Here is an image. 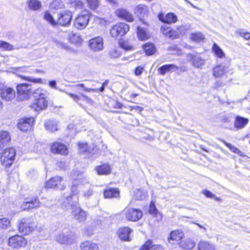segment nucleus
I'll return each mask as SVG.
<instances>
[{
    "instance_id": "c9c22d12",
    "label": "nucleus",
    "mask_w": 250,
    "mask_h": 250,
    "mask_svg": "<svg viewBox=\"0 0 250 250\" xmlns=\"http://www.w3.org/2000/svg\"><path fill=\"white\" fill-rule=\"evenodd\" d=\"M50 9L51 10L61 9L64 7V5L61 0H54L50 4Z\"/></svg>"
},
{
    "instance_id": "f257e3e1",
    "label": "nucleus",
    "mask_w": 250,
    "mask_h": 250,
    "mask_svg": "<svg viewBox=\"0 0 250 250\" xmlns=\"http://www.w3.org/2000/svg\"><path fill=\"white\" fill-rule=\"evenodd\" d=\"M35 99L32 107L36 111L45 109L48 105L49 93L42 88H37L33 93Z\"/></svg>"
},
{
    "instance_id": "a878e982",
    "label": "nucleus",
    "mask_w": 250,
    "mask_h": 250,
    "mask_svg": "<svg viewBox=\"0 0 250 250\" xmlns=\"http://www.w3.org/2000/svg\"><path fill=\"white\" fill-rule=\"evenodd\" d=\"M95 169L98 175H108L111 171L110 166L108 164L98 166Z\"/></svg>"
},
{
    "instance_id": "6e6d98bb",
    "label": "nucleus",
    "mask_w": 250,
    "mask_h": 250,
    "mask_svg": "<svg viewBox=\"0 0 250 250\" xmlns=\"http://www.w3.org/2000/svg\"><path fill=\"white\" fill-rule=\"evenodd\" d=\"M149 212L150 214H152L154 216H156L157 213V210L156 208H155L154 203L151 202L150 203V206H149Z\"/></svg>"
},
{
    "instance_id": "4be33fe9",
    "label": "nucleus",
    "mask_w": 250,
    "mask_h": 250,
    "mask_svg": "<svg viewBox=\"0 0 250 250\" xmlns=\"http://www.w3.org/2000/svg\"><path fill=\"white\" fill-rule=\"evenodd\" d=\"M80 247L81 250H100L98 244L90 240L83 242Z\"/></svg>"
},
{
    "instance_id": "79ce46f5",
    "label": "nucleus",
    "mask_w": 250,
    "mask_h": 250,
    "mask_svg": "<svg viewBox=\"0 0 250 250\" xmlns=\"http://www.w3.org/2000/svg\"><path fill=\"white\" fill-rule=\"evenodd\" d=\"M69 40L70 42L74 44L80 43L82 41V39L79 35L73 33V32L69 35Z\"/></svg>"
},
{
    "instance_id": "9b49d317",
    "label": "nucleus",
    "mask_w": 250,
    "mask_h": 250,
    "mask_svg": "<svg viewBox=\"0 0 250 250\" xmlns=\"http://www.w3.org/2000/svg\"><path fill=\"white\" fill-rule=\"evenodd\" d=\"M27 243V240L20 235H16L9 238V245L14 249H19L24 247Z\"/></svg>"
},
{
    "instance_id": "c03bdc74",
    "label": "nucleus",
    "mask_w": 250,
    "mask_h": 250,
    "mask_svg": "<svg viewBox=\"0 0 250 250\" xmlns=\"http://www.w3.org/2000/svg\"><path fill=\"white\" fill-rule=\"evenodd\" d=\"M204 60L198 56H194L192 58L193 65L196 67H200L204 64Z\"/></svg>"
},
{
    "instance_id": "58836bf2",
    "label": "nucleus",
    "mask_w": 250,
    "mask_h": 250,
    "mask_svg": "<svg viewBox=\"0 0 250 250\" xmlns=\"http://www.w3.org/2000/svg\"><path fill=\"white\" fill-rule=\"evenodd\" d=\"M212 50L216 56L219 58H223L225 57V54L222 49L214 43L212 46Z\"/></svg>"
},
{
    "instance_id": "4468645a",
    "label": "nucleus",
    "mask_w": 250,
    "mask_h": 250,
    "mask_svg": "<svg viewBox=\"0 0 250 250\" xmlns=\"http://www.w3.org/2000/svg\"><path fill=\"white\" fill-rule=\"evenodd\" d=\"M40 207V202L36 197L26 198L21 205V208L23 210L39 208Z\"/></svg>"
},
{
    "instance_id": "4d7b16f0",
    "label": "nucleus",
    "mask_w": 250,
    "mask_h": 250,
    "mask_svg": "<svg viewBox=\"0 0 250 250\" xmlns=\"http://www.w3.org/2000/svg\"><path fill=\"white\" fill-rule=\"evenodd\" d=\"M170 30V28L166 25L162 26L161 28V32L166 37L167 36Z\"/></svg>"
},
{
    "instance_id": "603ef678",
    "label": "nucleus",
    "mask_w": 250,
    "mask_h": 250,
    "mask_svg": "<svg viewBox=\"0 0 250 250\" xmlns=\"http://www.w3.org/2000/svg\"><path fill=\"white\" fill-rule=\"evenodd\" d=\"M202 193L206 196L207 198H214L216 201H220L221 199L219 197H216L214 194H213L210 191L208 190L207 189H203L202 191Z\"/></svg>"
},
{
    "instance_id": "e433bc0d",
    "label": "nucleus",
    "mask_w": 250,
    "mask_h": 250,
    "mask_svg": "<svg viewBox=\"0 0 250 250\" xmlns=\"http://www.w3.org/2000/svg\"><path fill=\"white\" fill-rule=\"evenodd\" d=\"M67 4L70 8L75 9H82L83 6V3L80 0H69Z\"/></svg>"
},
{
    "instance_id": "2eb2a0df",
    "label": "nucleus",
    "mask_w": 250,
    "mask_h": 250,
    "mask_svg": "<svg viewBox=\"0 0 250 250\" xmlns=\"http://www.w3.org/2000/svg\"><path fill=\"white\" fill-rule=\"evenodd\" d=\"M62 178L60 176H55L51 178L50 180L46 182L45 187L47 188H56L60 189H63L64 186L61 185Z\"/></svg>"
},
{
    "instance_id": "7ed1b4c3",
    "label": "nucleus",
    "mask_w": 250,
    "mask_h": 250,
    "mask_svg": "<svg viewBox=\"0 0 250 250\" xmlns=\"http://www.w3.org/2000/svg\"><path fill=\"white\" fill-rule=\"evenodd\" d=\"M76 235L69 229H64L56 237V240L62 244L69 245L74 242Z\"/></svg>"
},
{
    "instance_id": "9d476101",
    "label": "nucleus",
    "mask_w": 250,
    "mask_h": 250,
    "mask_svg": "<svg viewBox=\"0 0 250 250\" xmlns=\"http://www.w3.org/2000/svg\"><path fill=\"white\" fill-rule=\"evenodd\" d=\"M72 18V14L69 10H65L58 14L57 24L66 26L70 25Z\"/></svg>"
},
{
    "instance_id": "393cba45",
    "label": "nucleus",
    "mask_w": 250,
    "mask_h": 250,
    "mask_svg": "<svg viewBox=\"0 0 250 250\" xmlns=\"http://www.w3.org/2000/svg\"><path fill=\"white\" fill-rule=\"evenodd\" d=\"M198 250H216L214 244L205 240H201L198 244Z\"/></svg>"
},
{
    "instance_id": "3c124183",
    "label": "nucleus",
    "mask_w": 250,
    "mask_h": 250,
    "mask_svg": "<svg viewBox=\"0 0 250 250\" xmlns=\"http://www.w3.org/2000/svg\"><path fill=\"white\" fill-rule=\"evenodd\" d=\"M0 48L6 50H12L15 49L14 47L11 44L0 40Z\"/></svg>"
},
{
    "instance_id": "49530a36",
    "label": "nucleus",
    "mask_w": 250,
    "mask_h": 250,
    "mask_svg": "<svg viewBox=\"0 0 250 250\" xmlns=\"http://www.w3.org/2000/svg\"><path fill=\"white\" fill-rule=\"evenodd\" d=\"M44 19L52 25L55 26L57 25L56 21L50 13L47 11L45 12L44 14Z\"/></svg>"
},
{
    "instance_id": "c756f323",
    "label": "nucleus",
    "mask_w": 250,
    "mask_h": 250,
    "mask_svg": "<svg viewBox=\"0 0 250 250\" xmlns=\"http://www.w3.org/2000/svg\"><path fill=\"white\" fill-rule=\"evenodd\" d=\"M195 246V243L190 239H187L180 242V247L185 250H192Z\"/></svg>"
},
{
    "instance_id": "864d4df0",
    "label": "nucleus",
    "mask_w": 250,
    "mask_h": 250,
    "mask_svg": "<svg viewBox=\"0 0 250 250\" xmlns=\"http://www.w3.org/2000/svg\"><path fill=\"white\" fill-rule=\"evenodd\" d=\"M57 44L58 46L62 48L65 50H66L67 52H72L73 51V49L71 47H70L67 43H64L61 42H57Z\"/></svg>"
},
{
    "instance_id": "8fccbe9b",
    "label": "nucleus",
    "mask_w": 250,
    "mask_h": 250,
    "mask_svg": "<svg viewBox=\"0 0 250 250\" xmlns=\"http://www.w3.org/2000/svg\"><path fill=\"white\" fill-rule=\"evenodd\" d=\"M235 33L246 40L250 39V33L246 31L244 29H239L236 31Z\"/></svg>"
},
{
    "instance_id": "680f3d73",
    "label": "nucleus",
    "mask_w": 250,
    "mask_h": 250,
    "mask_svg": "<svg viewBox=\"0 0 250 250\" xmlns=\"http://www.w3.org/2000/svg\"><path fill=\"white\" fill-rule=\"evenodd\" d=\"M144 67L140 66H138L135 69V74L137 76H139L142 73Z\"/></svg>"
},
{
    "instance_id": "a18cd8bd",
    "label": "nucleus",
    "mask_w": 250,
    "mask_h": 250,
    "mask_svg": "<svg viewBox=\"0 0 250 250\" xmlns=\"http://www.w3.org/2000/svg\"><path fill=\"white\" fill-rule=\"evenodd\" d=\"M225 145L229 148V149L233 152V153L238 154L240 156H244V154L242 151H241L238 148L236 147L235 146L232 145L228 143L225 141H223Z\"/></svg>"
},
{
    "instance_id": "6e6552de",
    "label": "nucleus",
    "mask_w": 250,
    "mask_h": 250,
    "mask_svg": "<svg viewBox=\"0 0 250 250\" xmlns=\"http://www.w3.org/2000/svg\"><path fill=\"white\" fill-rule=\"evenodd\" d=\"M129 30V26L127 24L120 22L114 25L110 30V34L113 37L117 38L118 36H124Z\"/></svg>"
},
{
    "instance_id": "b1692460",
    "label": "nucleus",
    "mask_w": 250,
    "mask_h": 250,
    "mask_svg": "<svg viewBox=\"0 0 250 250\" xmlns=\"http://www.w3.org/2000/svg\"><path fill=\"white\" fill-rule=\"evenodd\" d=\"M178 67L173 64H165L158 69V72L162 75H164L167 72H175Z\"/></svg>"
},
{
    "instance_id": "dca6fc26",
    "label": "nucleus",
    "mask_w": 250,
    "mask_h": 250,
    "mask_svg": "<svg viewBox=\"0 0 250 250\" xmlns=\"http://www.w3.org/2000/svg\"><path fill=\"white\" fill-rule=\"evenodd\" d=\"M51 150L54 153H58L62 155H67L68 149L66 146L62 143L56 142L52 144Z\"/></svg>"
},
{
    "instance_id": "7c9ffc66",
    "label": "nucleus",
    "mask_w": 250,
    "mask_h": 250,
    "mask_svg": "<svg viewBox=\"0 0 250 250\" xmlns=\"http://www.w3.org/2000/svg\"><path fill=\"white\" fill-rule=\"evenodd\" d=\"M139 250H163V249L161 246L153 244L152 241L148 240Z\"/></svg>"
},
{
    "instance_id": "052dcab7",
    "label": "nucleus",
    "mask_w": 250,
    "mask_h": 250,
    "mask_svg": "<svg viewBox=\"0 0 250 250\" xmlns=\"http://www.w3.org/2000/svg\"><path fill=\"white\" fill-rule=\"evenodd\" d=\"M75 86L76 87H83V90H84L85 91L89 92V91H96L95 89L88 88H86V87H84V85L83 83L77 84V85H75Z\"/></svg>"
},
{
    "instance_id": "bf43d9fd",
    "label": "nucleus",
    "mask_w": 250,
    "mask_h": 250,
    "mask_svg": "<svg viewBox=\"0 0 250 250\" xmlns=\"http://www.w3.org/2000/svg\"><path fill=\"white\" fill-rule=\"evenodd\" d=\"M79 147L80 151L83 152L87 151L88 147L86 143H79Z\"/></svg>"
},
{
    "instance_id": "bb28decb",
    "label": "nucleus",
    "mask_w": 250,
    "mask_h": 250,
    "mask_svg": "<svg viewBox=\"0 0 250 250\" xmlns=\"http://www.w3.org/2000/svg\"><path fill=\"white\" fill-rule=\"evenodd\" d=\"M135 14L140 18L144 17L148 13V7L145 4H141L135 8Z\"/></svg>"
},
{
    "instance_id": "a19ab883",
    "label": "nucleus",
    "mask_w": 250,
    "mask_h": 250,
    "mask_svg": "<svg viewBox=\"0 0 250 250\" xmlns=\"http://www.w3.org/2000/svg\"><path fill=\"white\" fill-rule=\"evenodd\" d=\"M19 77L21 78L22 80L27 81L35 83H43V80L41 78H35L32 77L25 76L24 75H19Z\"/></svg>"
},
{
    "instance_id": "72a5a7b5",
    "label": "nucleus",
    "mask_w": 250,
    "mask_h": 250,
    "mask_svg": "<svg viewBox=\"0 0 250 250\" xmlns=\"http://www.w3.org/2000/svg\"><path fill=\"white\" fill-rule=\"evenodd\" d=\"M44 127L46 130L54 132L58 130V124L54 120H48L45 122Z\"/></svg>"
},
{
    "instance_id": "cd10ccee",
    "label": "nucleus",
    "mask_w": 250,
    "mask_h": 250,
    "mask_svg": "<svg viewBox=\"0 0 250 250\" xmlns=\"http://www.w3.org/2000/svg\"><path fill=\"white\" fill-rule=\"evenodd\" d=\"M147 196V191L142 188H137L134 192V197L136 200H144Z\"/></svg>"
},
{
    "instance_id": "412c9836",
    "label": "nucleus",
    "mask_w": 250,
    "mask_h": 250,
    "mask_svg": "<svg viewBox=\"0 0 250 250\" xmlns=\"http://www.w3.org/2000/svg\"><path fill=\"white\" fill-rule=\"evenodd\" d=\"M132 230L129 227L120 228L118 231L119 238L124 241H130V235Z\"/></svg>"
},
{
    "instance_id": "69168bd1",
    "label": "nucleus",
    "mask_w": 250,
    "mask_h": 250,
    "mask_svg": "<svg viewBox=\"0 0 250 250\" xmlns=\"http://www.w3.org/2000/svg\"><path fill=\"white\" fill-rule=\"evenodd\" d=\"M107 2L113 6H117L118 4L117 0H105Z\"/></svg>"
},
{
    "instance_id": "f03ea898",
    "label": "nucleus",
    "mask_w": 250,
    "mask_h": 250,
    "mask_svg": "<svg viewBox=\"0 0 250 250\" xmlns=\"http://www.w3.org/2000/svg\"><path fill=\"white\" fill-rule=\"evenodd\" d=\"M72 199V196H68L66 200L68 202L67 205H65L62 204V207H65L67 209L69 208V207H71L72 213L74 218L79 222H82L85 220L86 217V213L84 210H82L77 204L76 203L73 205H70V202Z\"/></svg>"
},
{
    "instance_id": "f8f14e48",
    "label": "nucleus",
    "mask_w": 250,
    "mask_h": 250,
    "mask_svg": "<svg viewBox=\"0 0 250 250\" xmlns=\"http://www.w3.org/2000/svg\"><path fill=\"white\" fill-rule=\"evenodd\" d=\"M0 96L3 101L10 102L15 99L16 91L10 87H3L0 91Z\"/></svg>"
},
{
    "instance_id": "774afa93",
    "label": "nucleus",
    "mask_w": 250,
    "mask_h": 250,
    "mask_svg": "<svg viewBox=\"0 0 250 250\" xmlns=\"http://www.w3.org/2000/svg\"><path fill=\"white\" fill-rule=\"evenodd\" d=\"M68 95L75 101H77L80 99L79 96L77 95L72 93H68Z\"/></svg>"
},
{
    "instance_id": "5701e85b",
    "label": "nucleus",
    "mask_w": 250,
    "mask_h": 250,
    "mask_svg": "<svg viewBox=\"0 0 250 250\" xmlns=\"http://www.w3.org/2000/svg\"><path fill=\"white\" fill-rule=\"evenodd\" d=\"M11 141L9 133L6 131H0V148L6 146Z\"/></svg>"
},
{
    "instance_id": "de8ad7c7",
    "label": "nucleus",
    "mask_w": 250,
    "mask_h": 250,
    "mask_svg": "<svg viewBox=\"0 0 250 250\" xmlns=\"http://www.w3.org/2000/svg\"><path fill=\"white\" fill-rule=\"evenodd\" d=\"M10 226V221L5 217L0 219V228L6 229Z\"/></svg>"
},
{
    "instance_id": "39448f33",
    "label": "nucleus",
    "mask_w": 250,
    "mask_h": 250,
    "mask_svg": "<svg viewBox=\"0 0 250 250\" xmlns=\"http://www.w3.org/2000/svg\"><path fill=\"white\" fill-rule=\"evenodd\" d=\"M91 13L88 11L78 15L74 20V26L79 30H83L88 25Z\"/></svg>"
},
{
    "instance_id": "473e14b6",
    "label": "nucleus",
    "mask_w": 250,
    "mask_h": 250,
    "mask_svg": "<svg viewBox=\"0 0 250 250\" xmlns=\"http://www.w3.org/2000/svg\"><path fill=\"white\" fill-rule=\"evenodd\" d=\"M104 195L105 198H117L119 197L120 192L117 188H109L104 190Z\"/></svg>"
},
{
    "instance_id": "aec40b11",
    "label": "nucleus",
    "mask_w": 250,
    "mask_h": 250,
    "mask_svg": "<svg viewBox=\"0 0 250 250\" xmlns=\"http://www.w3.org/2000/svg\"><path fill=\"white\" fill-rule=\"evenodd\" d=\"M116 15L119 18L125 20L127 21H133L134 18L131 14L129 13L126 9L119 8L116 11Z\"/></svg>"
},
{
    "instance_id": "4c0bfd02",
    "label": "nucleus",
    "mask_w": 250,
    "mask_h": 250,
    "mask_svg": "<svg viewBox=\"0 0 250 250\" xmlns=\"http://www.w3.org/2000/svg\"><path fill=\"white\" fill-rule=\"evenodd\" d=\"M28 6L29 8L33 10H37L42 7L41 2L38 0H29L28 1Z\"/></svg>"
},
{
    "instance_id": "a211bd4d",
    "label": "nucleus",
    "mask_w": 250,
    "mask_h": 250,
    "mask_svg": "<svg viewBox=\"0 0 250 250\" xmlns=\"http://www.w3.org/2000/svg\"><path fill=\"white\" fill-rule=\"evenodd\" d=\"M184 236V233L182 230L179 229L175 230L170 232V236L168 238V241L171 244H172V241H176L180 244Z\"/></svg>"
},
{
    "instance_id": "1a4fd4ad",
    "label": "nucleus",
    "mask_w": 250,
    "mask_h": 250,
    "mask_svg": "<svg viewBox=\"0 0 250 250\" xmlns=\"http://www.w3.org/2000/svg\"><path fill=\"white\" fill-rule=\"evenodd\" d=\"M17 93L21 100H27L32 93L30 85L21 83L17 86Z\"/></svg>"
},
{
    "instance_id": "c85d7f7f",
    "label": "nucleus",
    "mask_w": 250,
    "mask_h": 250,
    "mask_svg": "<svg viewBox=\"0 0 250 250\" xmlns=\"http://www.w3.org/2000/svg\"><path fill=\"white\" fill-rule=\"evenodd\" d=\"M249 119L240 116H237L234 124V127L237 129L244 128L248 123Z\"/></svg>"
},
{
    "instance_id": "f3484780",
    "label": "nucleus",
    "mask_w": 250,
    "mask_h": 250,
    "mask_svg": "<svg viewBox=\"0 0 250 250\" xmlns=\"http://www.w3.org/2000/svg\"><path fill=\"white\" fill-rule=\"evenodd\" d=\"M89 46L94 51H98L103 49V41L100 37H97L89 41Z\"/></svg>"
},
{
    "instance_id": "13d9d810",
    "label": "nucleus",
    "mask_w": 250,
    "mask_h": 250,
    "mask_svg": "<svg viewBox=\"0 0 250 250\" xmlns=\"http://www.w3.org/2000/svg\"><path fill=\"white\" fill-rule=\"evenodd\" d=\"M109 54L112 58H117L120 56V52L115 49L111 51Z\"/></svg>"
},
{
    "instance_id": "2f4dec72",
    "label": "nucleus",
    "mask_w": 250,
    "mask_h": 250,
    "mask_svg": "<svg viewBox=\"0 0 250 250\" xmlns=\"http://www.w3.org/2000/svg\"><path fill=\"white\" fill-rule=\"evenodd\" d=\"M228 67L226 66L218 65L213 69V75L215 78H220L225 74Z\"/></svg>"
},
{
    "instance_id": "09e8293b",
    "label": "nucleus",
    "mask_w": 250,
    "mask_h": 250,
    "mask_svg": "<svg viewBox=\"0 0 250 250\" xmlns=\"http://www.w3.org/2000/svg\"><path fill=\"white\" fill-rule=\"evenodd\" d=\"M88 7L91 10L96 9L100 5L99 0H86Z\"/></svg>"
},
{
    "instance_id": "423d86ee",
    "label": "nucleus",
    "mask_w": 250,
    "mask_h": 250,
    "mask_svg": "<svg viewBox=\"0 0 250 250\" xmlns=\"http://www.w3.org/2000/svg\"><path fill=\"white\" fill-rule=\"evenodd\" d=\"M15 155L16 151L14 148L5 149L0 157L2 165L5 167H10L15 160Z\"/></svg>"
},
{
    "instance_id": "37998d69",
    "label": "nucleus",
    "mask_w": 250,
    "mask_h": 250,
    "mask_svg": "<svg viewBox=\"0 0 250 250\" xmlns=\"http://www.w3.org/2000/svg\"><path fill=\"white\" fill-rule=\"evenodd\" d=\"M204 39L203 35L200 32L192 33L190 35V39L195 42H199L204 40Z\"/></svg>"
},
{
    "instance_id": "0e129e2a",
    "label": "nucleus",
    "mask_w": 250,
    "mask_h": 250,
    "mask_svg": "<svg viewBox=\"0 0 250 250\" xmlns=\"http://www.w3.org/2000/svg\"><path fill=\"white\" fill-rule=\"evenodd\" d=\"M122 47L125 50H131L133 48V47L131 45L127 44H122Z\"/></svg>"
},
{
    "instance_id": "ea45409f",
    "label": "nucleus",
    "mask_w": 250,
    "mask_h": 250,
    "mask_svg": "<svg viewBox=\"0 0 250 250\" xmlns=\"http://www.w3.org/2000/svg\"><path fill=\"white\" fill-rule=\"evenodd\" d=\"M144 50L147 55L153 54L155 51L154 45L151 43H147L143 46Z\"/></svg>"
},
{
    "instance_id": "5fc2aeb1",
    "label": "nucleus",
    "mask_w": 250,
    "mask_h": 250,
    "mask_svg": "<svg viewBox=\"0 0 250 250\" xmlns=\"http://www.w3.org/2000/svg\"><path fill=\"white\" fill-rule=\"evenodd\" d=\"M167 37L172 39H176L178 38L179 34L177 31L170 29Z\"/></svg>"
},
{
    "instance_id": "338daca9",
    "label": "nucleus",
    "mask_w": 250,
    "mask_h": 250,
    "mask_svg": "<svg viewBox=\"0 0 250 250\" xmlns=\"http://www.w3.org/2000/svg\"><path fill=\"white\" fill-rule=\"evenodd\" d=\"M71 191L73 195L77 194L78 193V191L77 189V187L75 186V184H74L71 188Z\"/></svg>"
},
{
    "instance_id": "6ab92c4d",
    "label": "nucleus",
    "mask_w": 250,
    "mask_h": 250,
    "mask_svg": "<svg viewBox=\"0 0 250 250\" xmlns=\"http://www.w3.org/2000/svg\"><path fill=\"white\" fill-rule=\"evenodd\" d=\"M158 18L161 21L168 24L175 23L177 21L176 15L171 13H168L165 16L163 13H160L158 15Z\"/></svg>"
},
{
    "instance_id": "ddd939ff",
    "label": "nucleus",
    "mask_w": 250,
    "mask_h": 250,
    "mask_svg": "<svg viewBox=\"0 0 250 250\" xmlns=\"http://www.w3.org/2000/svg\"><path fill=\"white\" fill-rule=\"evenodd\" d=\"M34 121L33 117L21 119L18 124V127L22 131H27L31 129Z\"/></svg>"
},
{
    "instance_id": "e2e57ef3",
    "label": "nucleus",
    "mask_w": 250,
    "mask_h": 250,
    "mask_svg": "<svg viewBox=\"0 0 250 250\" xmlns=\"http://www.w3.org/2000/svg\"><path fill=\"white\" fill-rule=\"evenodd\" d=\"M93 193V190L91 188H89L87 191L83 192V195L85 197H88L91 196Z\"/></svg>"
},
{
    "instance_id": "20e7f679",
    "label": "nucleus",
    "mask_w": 250,
    "mask_h": 250,
    "mask_svg": "<svg viewBox=\"0 0 250 250\" xmlns=\"http://www.w3.org/2000/svg\"><path fill=\"white\" fill-rule=\"evenodd\" d=\"M123 214L125 219L131 222L138 221L143 217L141 210L130 207L125 208L123 210Z\"/></svg>"
},
{
    "instance_id": "f704fd0d",
    "label": "nucleus",
    "mask_w": 250,
    "mask_h": 250,
    "mask_svg": "<svg viewBox=\"0 0 250 250\" xmlns=\"http://www.w3.org/2000/svg\"><path fill=\"white\" fill-rule=\"evenodd\" d=\"M137 36L140 40L145 41L150 37L149 33L144 28L140 27L137 28Z\"/></svg>"
},
{
    "instance_id": "0eeeda50",
    "label": "nucleus",
    "mask_w": 250,
    "mask_h": 250,
    "mask_svg": "<svg viewBox=\"0 0 250 250\" xmlns=\"http://www.w3.org/2000/svg\"><path fill=\"white\" fill-rule=\"evenodd\" d=\"M34 228V222L31 218H23L19 221V231L24 234H28Z\"/></svg>"
}]
</instances>
